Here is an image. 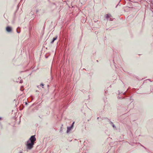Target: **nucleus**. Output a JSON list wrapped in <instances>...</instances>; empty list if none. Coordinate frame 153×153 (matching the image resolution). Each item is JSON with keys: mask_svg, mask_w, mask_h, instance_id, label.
<instances>
[{"mask_svg": "<svg viewBox=\"0 0 153 153\" xmlns=\"http://www.w3.org/2000/svg\"><path fill=\"white\" fill-rule=\"evenodd\" d=\"M36 140L35 136L33 135L31 137L27 143V149H31L33 147L34 142Z\"/></svg>", "mask_w": 153, "mask_h": 153, "instance_id": "1", "label": "nucleus"}, {"mask_svg": "<svg viewBox=\"0 0 153 153\" xmlns=\"http://www.w3.org/2000/svg\"><path fill=\"white\" fill-rule=\"evenodd\" d=\"M74 122L73 123H72V126H71V127H68V128H67V132H69V131H70V130H71V129L72 128V127L73 126V124H74Z\"/></svg>", "mask_w": 153, "mask_h": 153, "instance_id": "2", "label": "nucleus"}, {"mask_svg": "<svg viewBox=\"0 0 153 153\" xmlns=\"http://www.w3.org/2000/svg\"><path fill=\"white\" fill-rule=\"evenodd\" d=\"M6 30L7 32H10L11 30V28L9 27H7L6 28Z\"/></svg>", "mask_w": 153, "mask_h": 153, "instance_id": "3", "label": "nucleus"}, {"mask_svg": "<svg viewBox=\"0 0 153 153\" xmlns=\"http://www.w3.org/2000/svg\"><path fill=\"white\" fill-rule=\"evenodd\" d=\"M57 37H55L53 38V40L51 42V43H53L54 42V41L55 40H56L57 39Z\"/></svg>", "mask_w": 153, "mask_h": 153, "instance_id": "4", "label": "nucleus"}, {"mask_svg": "<svg viewBox=\"0 0 153 153\" xmlns=\"http://www.w3.org/2000/svg\"><path fill=\"white\" fill-rule=\"evenodd\" d=\"M44 85V84H43V83H42L40 85V86H42V88H43V86Z\"/></svg>", "mask_w": 153, "mask_h": 153, "instance_id": "5", "label": "nucleus"}, {"mask_svg": "<svg viewBox=\"0 0 153 153\" xmlns=\"http://www.w3.org/2000/svg\"><path fill=\"white\" fill-rule=\"evenodd\" d=\"M106 17H107V18L108 17H109V14H107V16Z\"/></svg>", "mask_w": 153, "mask_h": 153, "instance_id": "6", "label": "nucleus"}, {"mask_svg": "<svg viewBox=\"0 0 153 153\" xmlns=\"http://www.w3.org/2000/svg\"><path fill=\"white\" fill-rule=\"evenodd\" d=\"M114 127V125H113V127Z\"/></svg>", "mask_w": 153, "mask_h": 153, "instance_id": "7", "label": "nucleus"}, {"mask_svg": "<svg viewBox=\"0 0 153 153\" xmlns=\"http://www.w3.org/2000/svg\"><path fill=\"white\" fill-rule=\"evenodd\" d=\"M22 153L21 152V153Z\"/></svg>", "mask_w": 153, "mask_h": 153, "instance_id": "8", "label": "nucleus"}]
</instances>
